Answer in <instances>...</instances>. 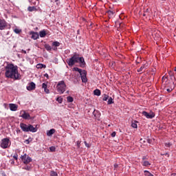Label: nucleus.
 Returning a JSON list of instances; mask_svg holds the SVG:
<instances>
[{"mask_svg":"<svg viewBox=\"0 0 176 176\" xmlns=\"http://www.w3.org/2000/svg\"><path fill=\"white\" fill-rule=\"evenodd\" d=\"M5 76L8 79H12V80H20L21 79V74L19 73V67L13 63L8 64L6 67Z\"/></svg>","mask_w":176,"mask_h":176,"instance_id":"1","label":"nucleus"},{"mask_svg":"<svg viewBox=\"0 0 176 176\" xmlns=\"http://www.w3.org/2000/svg\"><path fill=\"white\" fill-rule=\"evenodd\" d=\"M66 62L69 67H74V65H75V64H78V63H79L80 67H81V68H84V67L86 65L85 58L79 57V54L76 53H74L70 58H67Z\"/></svg>","mask_w":176,"mask_h":176,"instance_id":"2","label":"nucleus"},{"mask_svg":"<svg viewBox=\"0 0 176 176\" xmlns=\"http://www.w3.org/2000/svg\"><path fill=\"white\" fill-rule=\"evenodd\" d=\"M20 127L25 133H28V131H30L31 133H36V131H38V127L36 125L34 127V125L31 124H27L21 122L20 124Z\"/></svg>","mask_w":176,"mask_h":176,"instance_id":"3","label":"nucleus"},{"mask_svg":"<svg viewBox=\"0 0 176 176\" xmlns=\"http://www.w3.org/2000/svg\"><path fill=\"white\" fill-rule=\"evenodd\" d=\"M72 70L80 74L82 83H86L87 82V72H86V70H82L78 67H74Z\"/></svg>","mask_w":176,"mask_h":176,"instance_id":"4","label":"nucleus"},{"mask_svg":"<svg viewBox=\"0 0 176 176\" xmlns=\"http://www.w3.org/2000/svg\"><path fill=\"white\" fill-rule=\"evenodd\" d=\"M66 87L67 85H65L64 80L60 81L56 86L57 91L59 94H63L65 91Z\"/></svg>","mask_w":176,"mask_h":176,"instance_id":"5","label":"nucleus"},{"mask_svg":"<svg viewBox=\"0 0 176 176\" xmlns=\"http://www.w3.org/2000/svg\"><path fill=\"white\" fill-rule=\"evenodd\" d=\"M9 138H3L1 140V148H3V149H6L9 146Z\"/></svg>","mask_w":176,"mask_h":176,"instance_id":"6","label":"nucleus"},{"mask_svg":"<svg viewBox=\"0 0 176 176\" xmlns=\"http://www.w3.org/2000/svg\"><path fill=\"white\" fill-rule=\"evenodd\" d=\"M20 115H21V118H22L23 119H25V120H31V116L30 115V113L25 112V111L24 110L21 111Z\"/></svg>","mask_w":176,"mask_h":176,"instance_id":"7","label":"nucleus"},{"mask_svg":"<svg viewBox=\"0 0 176 176\" xmlns=\"http://www.w3.org/2000/svg\"><path fill=\"white\" fill-rule=\"evenodd\" d=\"M142 114L147 119H153L155 118V113L153 112L148 113L146 111H142Z\"/></svg>","mask_w":176,"mask_h":176,"instance_id":"8","label":"nucleus"},{"mask_svg":"<svg viewBox=\"0 0 176 176\" xmlns=\"http://www.w3.org/2000/svg\"><path fill=\"white\" fill-rule=\"evenodd\" d=\"M36 87V85H35V82H31L28 84V85L26 87L27 90L29 91H31L32 90H35V88Z\"/></svg>","mask_w":176,"mask_h":176,"instance_id":"9","label":"nucleus"},{"mask_svg":"<svg viewBox=\"0 0 176 176\" xmlns=\"http://www.w3.org/2000/svg\"><path fill=\"white\" fill-rule=\"evenodd\" d=\"M8 27V23H6V21L5 19H0V30H5Z\"/></svg>","mask_w":176,"mask_h":176,"instance_id":"10","label":"nucleus"},{"mask_svg":"<svg viewBox=\"0 0 176 176\" xmlns=\"http://www.w3.org/2000/svg\"><path fill=\"white\" fill-rule=\"evenodd\" d=\"M30 35H32V39H34V41H36L38 38H39V34L38 32H35L34 31L30 32Z\"/></svg>","mask_w":176,"mask_h":176,"instance_id":"11","label":"nucleus"},{"mask_svg":"<svg viewBox=\"0 0 176 176\" xmlns=\"http://www.w3.org/2000/svg\"><path fill=\"white\" fill-rule=\"evenodd\" d=\"M10 111H17V109L19 108V106L16 104L10 103L9 104Z\"/></svg>","mask_w":176,"mask_h":176,"instance_id":"12","label":"nucleus"},{"mask_svg":"<svg viewBox=\"0 0 176 176\" xmlns=\"http://www.w3.org/2000/svg\"><path fill=\"white\" fill-rule=\"evenodd\" d=\"M42 88L44 89V91L46 93V94H49L50 93V90L47 89V82L43 83Z\"/></svg>","mask_w":176,"mask_h":176,"instance_id":"13","label":"nucleus"},{"mask_svg":"<svg viewBox=\"0 0 176 176\" xmlns=\"http://www.w3.org/2000/svg\"><path fill=\"white\" fill-rule=\"evenodd\" d=\"M28 10V12H38V8H36V6H29Z\"/></svg>","mask_w":176,"mask_h":176,"instance_id":"14","label":"nucleus"},{"mask_svg":"<svg viewBox=\"0 0 176 176\" xmlns=\"http://www.w3.org/2000/svg\"><path fill=\"white\" fill-rule=\"evenodd\" d=\"M31 162H32V158L28 155L25 161H23V163L24 164H28V163H31Z\"/></svg>","mask_w":176,"mask_h":176,"instance_id":"15","label":"nucleus"},{"mask_svg":"<svg viewBox=\"0 0 176 176\" xmlns=\"http://www.w3.org/2000/svg\"><path fill=\"white\" fill-rule=\"evenodd\" d=\"M146 67H148L146 65H142V66L138 69V72H145V69H146Z\"/></svg>","mask_w":176,"mask_h":176,"instance_id":"16","label":"nucleus"},{"mask_svg":"<svg viewBox=\"0 0 176 176\" xmlns=\"http://www.w3.org/2000/svg\"><path fill=\"white\" fill-rule=\"evenodd\" d=\"M54 133H56V129H50V131H48L47 132V135H48V137H50V136L53 135V134H54Z\"/></svg>","mask_w":176,"mask_h":176,"instance_id":"17","label":"nucleus"},{"mask_svg":"<svg viewBox=\"0 0 176 176\" xmlns=\"http://www.w3.org/2000/svg\"><path fill=\"white\" fill-rule=\"evenodd\" d=\"M107 13L109 19H111V17H113V14H115V12H113V11L112 10H108Z\"/></svg>","mask_w":176,"mask_h":176,"instance_id":"18","label":"nucleus"},{"mask_svg":"<svg viewBox=\"0 0 176 176\" xmlns=\"http://www.w3.org/2000/svg\"><path fill=\"white\" fill-rule=\"evenodd\" d=\"M151 16V14H149V8H147L143 13V16L146 17V16Z\"/></svg>","mask_w":176,"mask_h":176,"instance_id":"19","label":"nucleus"},{"mask_svg":"<svg viewBox=\"0 0 176 176\" xmlns=\"http://www.w3.org/2000/svg\"><path fill=\"white\" fill-rule=\"evenodd\" d=\"M39 35L41 38H45L46 36V31L45 30L40 31Z\"/></svg>","mask_w":176,"mask_h":176,"instance_id":"20","label":"nucleus"},{"mask_svg":"<svg viewBox=\"0 0 176 176\" xmlns=\"http://www.w3.org/2000/svg\"><path fill=\"white\" fill-rule=\"evenodd\" d=\"M94 94L95 95V96H101V91L100 90V89H95L94 91Z\"/></svg>","mask_w":176,"mask_h":176,"instance_id":"21","label":"nucleus"},{"mask_svg":"<svg viewBox=\"0 0 176 176\" xmlns=\"http://www.w3.org/2000/svg\"><path fill=\"white\" fill-rule=\"evenodd\" d=\"M44 47L46 49V50H47V52H51L52 50V46H50L49 44H45Z\"/></svg>","mask_w":176,"mask_h":176,"instance_id":"22","label":"nucleus"},{"mask_svg":"<svg viewBox=\"0 0 176 176\" xmlns=\"http://www.w3.org/2000/svg\"><path fill=\"white\" fill-rule=\"evenodd\" d=\"M142 166H144V167H149V166H151V164L148 161H144L142 162Z\"/></svg>","mask_w":176,"mask_h":176,"instance_id":"23","label":"nucleus"},{"mask_svg":"<svg viewBox=\"0 0 176 176\" xmlns=\"http://www.w3.org/2000/svg\"><path fill=\"white\" fill-rule=\"evenodd\" d=\"M36 68H38V69L46 68V65H43L42 63H38L36 65Z\"/></svg>","mask_w":176,"mask_h":176,"instance_id":"24","label":"nucleus"},{"mask_svg":"<svg viewBox=\"0 0 176 176\" xmlns=\"http://www.w3.org/2000/svg\"><path fill=\"white\" fill-rule=\"evenodd\" d=\"M113 99L112 98V97H109L108 98V101H107V104L108 105H111V104H113Z\"/></svg>","mask_w":176,"mask_h":176,"instance_id":"25","label":"nucleus"},{"mask_svg":"<svg viewBox=\"0 0 176 176\" xmlns=\"http://www.w3.org/2000/svg\"><path fill=\"white\" fill-rule=\"evenodd\" d=\"M52 46H55V47H58V46H60V42H58V41H54L52 43Z\"/></svg>","mask_w":176,"mask_h":176,"instance_id":"26","label":"nucleus"},{"mask_svg":"<svg viewBox=\"0 0 176 176\" xmlns=\"http://www.w3.org/2000/svg\"><path fill=\"white\" fill-rule=\"evenodd\" d=\"M144 173L145 176H153V174L151 173L148 170H144Z\"/></svg>","mask_w":176,"mask_h":176,"instance_id":"27","label":"nucleus"},{"mask_svg":"<svg viewBox=\"0 0 176 176\" xmlns=\"http://www.w3.org/2000/svg\"><path fill=\"white\" fill-rule=\"evenodd\" d=\"M170 80H172V86H174V80H175V76L174 74L170 76Z\"/></svg>","mask_w":176,"mask_h":176,"instance_id":"28","label":"nucleus"},{"mask_svg":"<svg viewBox=\"0 0 176 176\" xmlns=\"http://www.w3.org/2000/svg\"><path fill=\"white\" fill-rule=\"evenodd\" d=\"M67 102H74V98L72 96H67Z\"/></svg>","mask_w":176,"mask_h":176,"instance_id":"29","label":"nucleus"},{"mask_svg":"<svg viewBox=\"0 0 176 176\" xmlns=\"http://www.w3.org/2000/svg\"><path fill=\"white\" fill-rule=\"evenodd\" d=\"M56 101H58V102L59 104H62L63 103V98L61 96H59L56 98Z\"/></svg>","mask_w":176,"mask_h":176,"instance_id":"30","label":"nucleus"},{"mask_svg":"<svg viewBox=\"0 0 176 176\" xmlns=\"http://www.w3.org/2000/svg\"><path fill=\"white\" fill-rule=\"evenodd\" d=\"M23 170H27V171H31V166H25L23 168Z\"/></svg>","mask_w":176,"mask_h":176,"instance_id":"31","label":"nucleus"},{"mask_svg":"<svg viewBox=\"0 0 176 176\" xmlns=\"http://www.w3.org/2000/svg\"><path fill=\"white\" fill-rule=\"evenodd\" d=\"M173 90H174V85H172V87L170 88L166 89V91H168V93H171V91H173Z\"/></svg>","mask_w":176,"mask_h":176,"instance_id":"32","label":"nucleus"},{"mask_svg":"<svg viewBox=\"0 0 176 176\" xmlns=\"http://www.w3.org/2000/svg\"><path fill=\"white\" fill-rule=\"evenodd\" d=\"M109 98V96L104 94L103 96L102 100H103V101H107Z\"/></svg>","mask_w":176,"mask_h":176,"instance_id":"33","label":"nucleus"},{"mask_svg":"<svg viewBox=\"0 0 176 176\" xmlns=\"http://www.w3.org/2000/svg\"><path fill=\"white\" fill-rule=\"evenodd\" d=\"M27 154H24L23 155H22L21 157V160H23V162H25V159H27Z\"/></svg>","mask_w":176,"mask_h":176,"instance_id":"34","label":"nucleus"},{"mask_svg":"<svg viewBox=\"0 0 176 176\" xmlns=\"http://www.w3.org/2000/svg\"><path fill=\"white\" fill-rule=\"evenodd\" d=\"M131 126H132L133 129H138V126L137 125V123H135V122H132Z\"/></svg>","mask_w":176,"mask_h":176,"instance_id":"35","label":"nucleus"},{"mask_svg":"<svg viewBox=\"0 0 176 176\" xmlns=\"http://www.w3.org/2000/svg\"><path fill=\"white\" fill-rule=\"evenodd\" d=\"M50 175H51V176H58V175L57 174V173L55 172V171H54V170L51 171Z\"/></svg>","mask_w":176,"mask_h":176,"instance_id":"36","label":"nucleus"},{"mask_svg":"<svg viewBox=\"0 0 176 176\" xmlns=\"http://www.w3.org/2000/svg\"><path fill=\"white\" fill-rule=\"evenodd\" d=\"M14 32H15V34H20L21 32V30L18 28H16L14 30Z\"/></svg>","mask_w":176,"mask_h":176,"instance_id":"37","label":"nucleus"},{"mask_svg":"<svg viewBox=\"0 0 176 176\" xmlns=\"http://www.w3.org/2000/svg\"><path fill=\"white\" fill-rule=\"evenodd\" d=\"M50 152H56V147L55 146H51L50 147Z\"/></svg>","mask_w":176,"mask_h":176,"instance_id":"38","label":"nucleus"},{"mask_svg":"<svg viewBox=\"0 0 176 176\" xmlns=\"http://www.w3.org/2000/svg\"><path fill=\"white\" fill-rule=\"evenodd\" d=\"M171 145H173V144H171L170 142L165 143L166 148H170Z\"/></svg>","mask_w":176,"mask_h":176,"instance_id":"39","label":"nucleus"},{"mask_svg":"<svg viewBox=\"0 0 176 176\" xmlns=\"http://www.w3.org/2000/svg\"><path fill=\"white\" fill-rule=\"evenodd\" d=\"M84 144H85V146H87V148H90V146H91V145L88 144V142L86 141L84 142Z\"/></svg>","mask_w":176,"mask_h":176,"instance_id":"40","label":"nucleus"},{"mask_svg":"<svg viewBox=\"0 0 176 176\" xmlns=\"http://www.w3.org/2000/svg\"><path fill=\"white\" fill-rule=\"evenodd\" d=\"M14 159H15V160H17L18 157H19V155H17V153H15L14 155L13 156Z\"/></svg>","mask_w":176,"mask_h":176,"instance_id":"41","label":"nucleus"},{"mask_svg":"<svg viewBox=\"0 0 176 176\" xmlns=\"http://www.w3.org/2000/svg\"><path fill=\"white\" fill-rule=\"evenodd\" d=\"M111 137H113V138L116 137V131L112 132Z\"/></svg>","mask_w":176,"mask_h":176,"instance_id":"42","label":"nucleus"},{"mask_svg":"<svg viewBox=\"0 0 176 176\" xmlns=\"http://www.w3.org/2000/svg\"><path fill=\"white\" fill-rule=\"evenodd\" d=\"M168 75H169V76H171L172 75H174V72H173V71H169Z\"/></svg>","mask_w":176,"mask_h":176,"instance_id":"43","label":"nucleus"},{"mask_svg":"<svg viewBox=\"0 0 176 176\" xmlns=\"http://www.w3.org/2000/svg\"><path fill=\"white\" fill-rule=\"evenodd\" d=\"M77 147L80 148V141H77Z\"/></svg>","mask_w":176,"mask_h":176,"instance_id":"44","label":"nucleus"},{"mask_svg":"<svg viewBox=\"0 0 176 176\" xmlns=\"http://www.w3.org/2000/svg\"><path fill=\"white\" fill-rule=\"evenodd\" d=\"M142 159V160H148V157L147 156H143Z\"/></svg>","mask_w":176,"mask_h":176,"instance_id":"45","label":"nucleus"},{"mask_svg":"<svg viewBox=\"0 0 176 176\" xmlns=\"http://www.w3.org/2000/svg\"><path fill=\"white\" fill-rule=\"evenodd\" d=\"M147 142L148 144H152V139H147Z\"/></svg>","mask_w":176,"mask_h":176,"instance_id":"46","label":"nucleus"},{"mask_svg":"<svg viewBox=\"0 0 176 176\" xmlns=\"http://www.w3.org/2000/svg\"><path fill=\"white\" fill-rule=\"evenodd\" d=\"M44 76L47 78V79H49V74H47V73L45 74Z\"/></svg>","mask_w":176,"mask_h":176,"instance_id":"47","label":"nucleus"},{"mask_svg":"<svg viewBox=\"0 0 176 176\" xmlns=\"http://www.w3.org/2000/svg\"><path fill=\"white\" fill-rule=\"evenodd\" d=\"M21 53H23V54H27V51L22 50Z\"/></svg>","mask_w":176,"mask_h":176,"instance_id":"48","label":"nucleus"},{"mask_svg":"<svg viewBox=\"0 0 176 176\" xmlns=\"http://www.w3.org/2000/svg\"><path fill=\"white\" fill-rule=\"evenodd\" d=\"M113 167H114V168H118V167H119V165L117 164H115L113 165Z\"/></svg>","mask_w":176,"mask_h":176,"instance_id":"49","label":"nucleus"},{"mask_svg":"<svg viewBox=\"0 0 176 176\" xmlns=\"http://www.w3.org/2000/svg\"><path fill=\"white\" fill-rule=\"evenodd\" d=\"M166 79H167V77H166V76L162 77V81L163 82H164V80H166Z\"/></svg>","mask_w":176,"mask_h":176,"instance_id":"50","label":"nucleus"},{"mask_svg":"<svg viewBox=\"0 0 176 176\" xmlns=\"http://www.w3.org/2000/svg\"><path fill=\"white\" fill-rule=\"evenodd\" d=\"M11 164H14V160H10Z\"/></svg>","mask_w":176,"mask_h":176,"instance_id":"51","label":"nucleus"},{"mask_svg":"<svg viewBox=\"0 0 176 176\" xmlns=\"http://www.w3.org/2000/svg\"><path fill=\"white\" fill-rule=\"evenodd\" d=\"M164 156H167V157H170V155L168 153H165Z\"/></svg>","mask_w":176,"mask_h":176,"instance_id":"52","label":"nucleus"},{"mask_svg":"<svg viewBox=\"0 0 176 176\" xmlns=\"http://www.w3.org/2000/svg\"><path fill=\"white\" fill-rule=\"evenodd\" d=\"M93 115L95 116V118H97V116H96V110L94 111Z\"/></svg>","mask_w":176,"mask_h":176,"instance_id":"53","label":"nucleus"},{"mask_svg":"<svg viewBox=\"0 0 176 176\" xmlns=\"http://www.w3.org/2000/svg\"><path fill=\"white\" fill-rule=\"evenodd\" d=\"M26 144H30V139L25 140Z\"/></svg>","mask_w":176,"mask_h":176,"instance_id":"54","label":"nucleus"},{"mask_svg":"<svg viewBox=\"0 0 176 176\" xmlns=\"http://www.w3.org/2000/svg\"><path fill=\"white\" fill-rule=\"evenodd\" d=\"M170 176H176V174L175 173H173L170 175Z\"/></svg>","mask_w":176,"mask_h":176,"instance_id":"55","label":"nucleus"},{"mask_svg":"<svg viewBox=\"0 0 176 176\" xmlns=\"http://www.w3.org/2000/svg\"><path fill=\"white\" fill-rule=\"evenodd\" d=\"M165 153H161V156H164Z\"/></svg>","mask_w":176,"mask_h":176,"instance_id":"56","label":"nucleus"},{"mask_svg":"<svg viewBox=\"0 0 176 176\" xmlns=\"http://www.w3.org/2000/svg\"><path fill=\"white\" fill-rule=\"evenodd\" d=\"M174 71H175V72H176V67H175Z\"/></svg>","mask_w":176,"mask_h":176,"instance_id":"57","label":"nucleus"},{"mask_svg":"<svg viewBox=\"0 0 176 176\" xmlns=\"http://www.w3.org/2000/svg\"><path fill=\"white\" fill-rule=\"evenodd\" d=\"M54 50H57V48H54Z\"/></svg>","mask_w":176,"mask_h":176,"instance_id":"58","label":"nucleus"},{"mask_svg":"<svg viewBox=\"0 0 176 176\" xmlns=\"http://www.w3.org/2000/svg\"><path fill=\"white\" fill-rule=\"evenodd\" d=\"M57 1H58V0H55V2H57Z\"/></svg>","mask_w":176,"mask_h":176,"instance_id":"59","label":"nucleus"},{"mask_svg":"<svg viewBox=\"0 0 176 176\" xmlns=\"http://www.w3.org/2000/svg\"><path fill=\"white\" fill-rule=\"evenodd\" d=\"M29 2H31V0H29Z\"/></svg>","mask_w":176,"mask_h":176,"instance_id":"60","label":"nucleus"},{"mask_svg":"<svg viewBox=\"0 0 176 176\" xmlns=\"http://www.w3.org/2000/svg\"><path fill=\"white\" fill-rule=\"evenodd\" d=\"M162 1H166V0H162Z\"/></svg>","mask_w":176,"mask_h":176,"instance_id":"61","label":"nucleus"}]
</instances>
